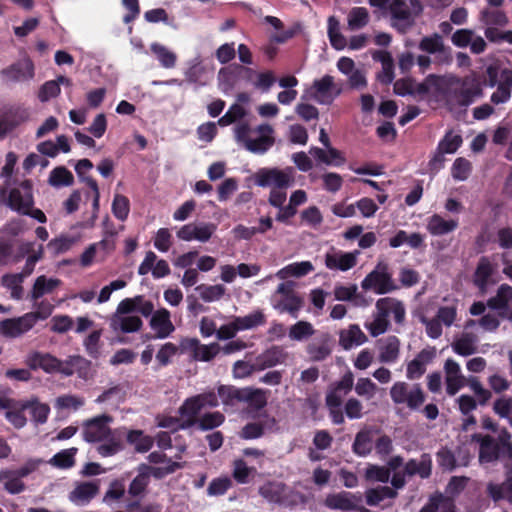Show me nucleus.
I'll use <instances>...</instances> for the list:
<instances>
[{"label":"nucleus","instance_id":"12","mask_svg":"<svg viewBox=\"0 0 512 512\" xmlns=\"http://www.w3.org/2000/svg\"><path fill=\"white\" fill-rule=\"evenodd\" d=\"M362 501L360 494H354L348 491H341L329 494L325 498L324 505L332 510H341L345 512L356 511Z\"/></svg>","mask_w":512,"mask_h":512},{"label":"nucleus","instance_id":"33","mask_svg":"<svg viewBox=\"0 0 512 512\" xmlns=\"http://www.w3.org/2000/svg\"><path fill=\"white\" fill-rule=\"evenodd\" d=\"M458 227L456 220H445L439 214H433L428 218L427 230L433 236H442L453 232Z\"/></svg>","mask_w":512,"mask_h":512},{"label":"nucleus","instance_id":"11","mask_svg":"<svg viewBox=\"0 0 512 512\" xmlns=\"http://www.w3.org/2000/svg\"><path fill=\"white\" fill-rule=\"evenodd\" d=\"M354 375L348 370L342 378L329 386L326 394V406L341 407L342 398L346 396L353 388Z\"/></svg>","mask_w":512,"mask_h":512},{"label":"nucleus","instance_id":"8","mask_svg":"<svg viewBox=\"0 0 512 512\" xmlns=\"http://www.w3.org/2000/svg\"><path fill=\"white\" fill-rule=\"evenodd\" d=\"M180 351L181 353L190 352L195 361L209 362L220 352V345L218 343L204 345L197 338H183L180 341Z\"/></svg>","mask_w":512,"mask_h":512},{"label":"nucleus","instance_id":"61","mask_svg":"<svg viewBox=\"0 0 512 512\" xmlns=\"http://www.w3.org/2000/svg\"><path fill=\"white\" fill-rule=\"evenodd\" d=\"M77 452L78 449L75 447L61 450L52 457L51 463L58 468H71L75 464V455Z\"/></svg>","mask_w":512,"mask_h":512},{"label":"nucleus","instance_id":"35","mask_svg":"<svg viewBox=\"0 0 512 512\" xmlns=\"http://www.w3.org/2000/svg\"><path fill=\"white\" fill-rule=\"evenodd\" d=\"M366 340V335L358 325H350L347 330L340 332L339 343L345 350L352 348L354 345H361Z\"/></svg>","mask_w":512,"mask_h":512},{"label":"nucleus","instance_id":"48","mask_svg":"<svg viewBox=\"0 0 512 512\" xmlns=\"http://www.w3.org/2000/svg\"><path fill=\"white\" fill-rule=\"evenodd\" d=\"M313 270L314 267L310 261H302L287 265L279 270L277 276L281 279L286 276L303 277L311 273Z\"/></svg>","mask_w":512,"mask_h":512},{"label":"nucleus","instance_id":"63","mask_svg":"<svg viewBox=\"0 0 512 512\" xmlns=\"http://www.w3.org/2000/svg\"><path fill=\"white\" fill-rule=\"evenodd\" d=\"M512 297V288L503 284L499 287L496 296L491 297L487 301V306L491 309H502L505 308L508 300Z\"/></svg>","mask_w":512,"mask_h":512},{"label":"nucleus","instance_id":"62","mask_svg":"<svg viewBox=\"0 0 512 512\" xmlns=\"http://www.w3.org/2000/svg\"><path fill=\"white\" fill-rule=\"evenodd\" d=\"M313 325L307 321H298L289 329V337L295 341H302L314 335Z\"/></svg>","mask_w":512,"mask_h":512},{"label":"nucleus","instance_id":"24","mask_svg":"<svg viewBox=\"0 0 512 512\" xmlns=\"http://www.w3.org/2000/svg\"><path fill=\"white\" fill-rule=\"evenodd\" d=\"M170 317V312L166 308H161L153 313L149 324L156 332V338L165 339L174 332L175 327Z\"/></svg>","mask_w":512,"mask_h":512},{"label":"nucleus","instance_id":"25","mask_svg":"<svg viewBox=\"0 0 512 512\" xmlns=\"http://www.w3.org/2000/svg\"><path fill=\"white\" fill-rule=\"evenodd\" d=\"M99 492V480L80 482L69 493L71 502L77 505L88 504Z\"/></svg>","mask_w":512,"mask_h":512},{"label":"nucleus","instance_id":"1","mask_svg":"<svg viewBox=\"0 0 512 512\" xmlns=\"http://www.w3.org/2000/svg\"><path fill=\"white\" fill-rule=\"evenodd\" d=\"M438 86V101H443L450 111L467 107L474 102L475 98L482 96L479 83L468 84L458 76H441Z\"/></svg>","mask_w":512,"mask_h":512},{"label":"nucleus","instance_id":"42","mask_svg":"<svg viewBox=\"0 0 512 512\" xmlns=\"http://www.w3.org/2000/svg\"><path fill=\"white\" fill-rule=\"evenodd\" d=\"M397 495V491L388 486L370 488L365 492L366 503L369 506H377L384 499H394L397 497Z\"/></svg>","mask_w":512,"mask_h":512},{"label":"nucleus","instance_id":"57","mask_svg":"<svg viewBox=\"0 0 512 512\" xmlns=\"http://www.w3.org/2000/svg\"><path fill=\"white\" fill-rule=\"evenodd\" d=\"M224 421L225 416L221 412L215 411L203 414L197 421L196 425L200 430L208 431L221 426Z\"/></svg>","mask_w":512,"mask_h":512},{"label":"nucleus","instance_id":"27","mask_svg":"<svg viewBox=\"0 0 512 512\" xmlns=\"http://www.w3.org/2000/svg\"><path fill=\"white\" fill-rule=\"evenodd\" d=\"M488 496L495 502L506 499L512 501V467L506 464V479L501 484L489 483Z\"/></svg>","mask_w":512,"mask_h":512},{"label":"nucleus","instance_id":"47","mask_svg":"<svg viewBox=\"0 0 512 512\" xmlns=\"http://www.w3.org/2000/svg\"><path fill=\"white\" fill-rule=\"evenodd\" d=\"M400 341L396 336H389L381 347L379 360L382 363H393L399 356Z\"/></svg>","mask_w":512,"mask_h":512},{"label":"nucleus","instance_id":"22","mask_svg":"<svg viewBox=\"0 0 512 512\" xmlns=\"http://www.w3.org/2000/svg\"><path fill=\"white\" fill-rule=\"evenodd\" d=\"M495 270L488 257H481L473 274V284L479 289L481 294L487 292L489 284H495L491 279Z\"/></svg>","mask_w":512,"mask_h":512},{"label":"nucleus","instance_id":"26","mask_svg":"<svg viewBox=\"0 0 512 512\" xmlns=\"http://www.w3.org/2000/svg\"><path fill=\"white\" fill-rule=\"evenodd\" d=\"M357 263L354 253L333 251L325 255V265L330 270L347 271L352 269Z\"/></svg>","mask_w":512,"mask_h":512},{"label":"nucleus","instance_id":"23","mask_svg":"<svg viewBox=\"0 0 512 512\" xmlns=\"http://www.w3.org/2000/svg\"><path fill=\"white\" fill-rule=\"evenodd\" d=\"M149 479L147 473L142 471L141 467H138V474L131 481L128 487V494L131 498L135 499L127 505L128 510L138 509L140 501L145 496L147 488L149 486Z\"/></svg>","mask_w":512,"mask_h":512},{"label":"nucleus","instance_id":"16","mask_svg":"<svg viewBox=\"0 0 512 512\" xmlns=\"http://www.w3.org/2000/svg\"><path fill=\"white\" fill-rule=\"evenodd\" d=\"M287 357L288 354L282 346L273 345L255 358L254 369L262 371L272 368L278 364H283Z\"/></svg>","mask_w":512,"mask_h":512},{"label":"nucleus","instance_id":"40","mask_svg":"<svg viewBox=\"0 0 512 512\" xmlns=\"http://www.w3.org/2000/svg\"><path fill=\"white\" fill-rule=\"evenodd\" d=\"M352 451L354 454L360 457H365L371 453L372 435L370 430L363 429L356 434L352 444Z\"/></svg>","mask_w":512,"mask_h":512},{"label":"nucleus","instance_id":"17","mask_svg":"<svg viewBox=\"0 0 512 512\" xmlns=\"http://www.w3.org/2000/svg\"><path fill=\"white\" fill-rule=\"evenodd\" d=\"M31 370L42 369L46 373H60L61 360L50 353L32 352L26 358Z\"/></svg>","mask_w":512,"mask_h":512},{"label":"nucleus","instance_id":"52","mask_svg":"<svg viewBox=\"0 0 512 512\" xmlns=\"http://www.w3.org/2000/svg\"><path fill=\"white\" fill-rule=\"evenodd\" d=\"M253 410H261L267 405L266 393L261 389L246 387L244 401Z\"/></svg>","mask_w":512,"mask_h":512},{"label":"nucleus","instance_id":"28","mask_svg":"<svg viewBox=\"0 0 512 512\" xmlns=\"http://www.w3.org/2000/svg\"><path fill=\"white\" fill-rule=\"evenodd\" d=\"M440 77L436 74H429L421 83L415 81L412 97L422 100L431 93L433 98L438 101Z\"/></svg>","mask_w":512,"mask_h":512},{"label":"nucleus","instance_id":"15","mask_svg":"<svg viewBox=\"0 0 512 512\" xmlns=\"http://www.w3.org/2000/svg\"><path fill=\"white\" fill-rule=\"evenodd\" d=\"M216 226L212 223H202L200 225L189 223L182 226L177 231V237L183 241L197 240L207 242L213 235Z\"/></svg>","mask_w":512,"mask_h":512},{"label":"nucleus","instance_id":"39","mask_svg":"<svg viewBox=\"0 0 512 512\" xmlns=\"http://www.w3.org/2000/svg\"><path fill=\"white\" fill-rule=\"evenodd\" d=\"M127 442L133 445L135 450L139 453L148 452L153 446V439L145 435L142 430H129L125 431Z\"/></svg>","mask_w":512,"mask_h":512},{"label":"nucleus","instance_id":"32","mask_svg":"<svg viewBox=\"0 0 512 512\" xmlns=\"http://www.w3.org/2000/svg\"><path fill=\"white\" fill-rule=\"evenodd\" d=\"M22 479L14 469L0 470V483L3 484V489L11 495L20 494L25 491L26 485Z\"/></svg>","mask_w":512,"mask_h":512},{"label":"nucleus","instance_id":"7","mask_svg":"<svg viewBox=\"0 0 512 512\" xmlns=\"http://www.w3.org/2000/svg\"><path fill=\"white\" fill-rule=\"evenodd\" d=\"M113 421V417L108 414L98 415L83 423L82 435L83 439L88 443L102 442L109 437L115 429H111L109 424Z\"/></svg>","mask_w":512,"mask_h":512},{"label":"nucleus","instance_id":"37","mask_svg":"<svg viewBox=\"0 0 512 512\" xmlns=\"http://www.w3.org/2000/svg\"><path fill=\"white\" fill-rule=\"evenodd\" d=\"M374 59H378L382 62V71L377 75L378 81L384 85L391 84L395 77L391 54L386 51L377 52V55H374Z\"/></svg>","mask_w":512,"mask_h":512},{"label":"nucleus","instance_id":"3","mask_svg":"<svg viewBox=\"0 0 512 512\" xmlns=\"http://www.w3.org/2000/svg\"><path fill=\"white\" fill-rule=\"evenodd\" d=\"M8 205L11 209L23 215H30L40 223H45L47 218L40 209H31L33 205L32 183L24 180L19 187L11 189L8 197Z\"/></svg>","mask_w":512,"mask_h":512},{"label":"nucleus","instance_id":"21","mask_svg":"<svg viewBox=\"0 0 512 512\" xmlns=\"http://www.w3.org/2000/svg\"><path fill=\"white\" fill-rule=\"evenodd\" d=\"M91 368V361L81 355H71L61 360L60 374L72 376L77 373L80 378L86 379Z\"/></svg>","mask_w":512,"mask_h":512},{"label":"nucleus","instance_id":"2","mask_svg":"<svg viewBox=\"0 0 512 512\" xmlns=\"http://www.w3.org/2000/svg\"><path fill=\"white\" fill-rule=\"evenodd\" d=\"M472 441L479 444V462L481 464L492 463L505 457L512 458L511 435L506 429H502L497 437L475 433Z\"/></svg>","mask_w":512,"mask_h":512},{"label":"nucleus","instance_id":"55","mask_svg":"<svg viewBox=\"0 0 512 512\" xmlns=\"http://www.w3.org/2000/svg\"><path fill=\"white\" fill-rule=\"evenodd\" d=\"M480 21L487 26H503L508 22L504 12L498 8H485L480 12Z\"/></svg>","mask_w":512,"mask_h":512},{"label":"nucleus","instance_id":"56","mask_svg":"<svg viewBox=\"0 0 512 512\" xmlns=\"http://www.w3.org/2000/svg\"><path fill=\"white\" fill-rule=\"evenodd\" d=\"M302 305L303 299L296 294L282 298L274 307L280 312H288L293 318H297Z\"/></svg>","mask_w":512,"mask_h":512},{"label":"nucleus","instance_id":"50","mask_svg":"<svg viewBox=\"0 0 512 512\" xmlns=\"http://www.w3.org/2000/svg\"><path fill=\"white\" fill-rule=\"evenodd\" d=\"M327 33L331 46L336 50H342L347 46L346 38L341 34L339 29V21L334 16L328 18Z\"/></svg>","mask_w":512,"mask_h":512},{"label":"nucleus","instance_id":"59","mask_svg":"<svg viewBox=\"0 0 512 512\" xmlns=\"http://www.w3.org/2000/svg\"><path fill=\"white\" fill-rule=\"evenodd\" d=\"M463 139L459 134H454L452 130H448L444 137L439 141L437 148L447 154L455 153L462 145Z\"/></svg>","mask_w":512,"mask_h":512},{"label":"nucleus","instance_id":"45","mask_svg":"<svg viewBox=\"0 0 512 512\" xmlns=\"http://www.w3.org/2000/svg\"><path fill=\"white\" fill-rule=\"evenodd\" d=\"M140 467L142 471H144V473H147L149 480L151 476H153L156 479H162L165 476L174 473L178 469L183 468V463L168 459V463L164 467H154L147 464H141Z\"/></svg>","mask_w":512,"mask_h":512},{"label":"nucleus","instance_id":"10","mask_svg":"<svg viewBox=\"0 0 512 512\" xmlns=\"http://www.w3.org/2000/svg\"><path fill=\"white\" fill-rule=\"evenodd\" d=\"M333 88L334 78L330 75H325L313 82L312 86L302 95V99L314 100L319 104L329 105L334 100L331 94Z\"/></svg>","mask_w":512,"mask_h":512},{"label":"nucleus","instance_id":"19","mask_svg":"<svg viewBox=\"0 0 512 512\" xmlns=\"http://www.w3.org/2000/svg\"><path fill=\"white\" fill-rule=\"evenodd\" d=\"M332 349L333 339L331 335L329 333H322L307 345L306 351L312 361L320 362L330 356Z\"/></svg>","mask_w":512,"mask_h":512},{"label":"nucleus","instance_id":"34","mask_svg":"<svg viewBox=\"0 0 512 512\" xmlns=\"http://www.w3.org/2000/svg\"><path fill=\"white\" fill-rule=\"evenodd\" d=\"M60 284L61 280L57 278H47L45 275L38 276L31 290V300L36 302L45 294L52 293Z\"/></svg>","mask_w":512,"mask_h":512},{"label":"nucleus","instance_id":"4","mask_svg":"<svg viewBox=\"0 0 512 512\" xmlns=\"http://www.w3.org/2000/svg\"><path fill=\"white\" fill-rule=\"evenodd\" d=\"M390 397L394 404L406 405L410 410H418L426 400V394L419 383L409 385L404 381L392 385Z\"/></svg>","mask_w":512,"mask_h":512},{"label":"nucleus","instance_id":"49","mask_svg":"<svg viewBox=\"0 0 512 512\" xmlns=\"http://www.w3.org/2000/svg\"><path fill=\"white\" fill-rule=\"evenodd\" d=\"M24 278L19 274H4L1 278L2 285L9 289L11 297L16 300H20L23 297L22 283Z\"/></svg>","mask_w":512,"mask_h":512},{"label":"nucleus","instance_id":"20","mask_svg":"<svg viewBox=\"0 0 512 512\" xmlns=\"http://www.w3.org/2000/svg\"><path fill=\"white\" fill-rule=\"evenodd\" d=\"M201 410V404L198 403V400L195 398V396L187 398L178 410L181 421L178 425V428L186 430L196 425L197 421L199 420L198 415Z\"/></svg>","mask_w":512,"mask_h":512},{"label":"nucleus","instance_id":"51","mask_svg":"<svg viewBox=\"0 0 512 512\" xmlns=\"http://www.w3.org/2000/svg\"><path fill=\"white\" fill-rule=\"evenodd\" d=\"M195 290L199 293L201 299L205 302H213L219 300L224 296L226 292L225 286L221 284H200L195 288Z\"/></svg>","mask_w":512,"mask_h":512},{"label":"nucleus","instance_id":"36","mask_svg":"<svg viewBox=\"0 0 512 512\" xmlns=\"http://www.w3.org/2000/svg\"><path fill=\"white\" fill-rule=\"evenodd\" d=\"M245 391L246 387L237 388L233 385H220L217 388V394L226 406H234L237 403L243 402Z\"/></svg>","mask_w":512,"mask_h":512},{"label":"nucleus","instance_id":"31","mask_svg":"<svg viewBox=\"0 0 512 512\" xmlns=\"http://www.w3.org/2000/svg\"><path fill=\"white\" fill-rule=\"evenodd\" d=\"M1 74L14 81L31 79L34 76V64L30 59L19 61L3 69Z\"/></svg>","mask_w":512,"mask_h":512},{"label":"nucleus","instance_id":"58","mask_svg":"<svg viewBox=\"0 0 512 512\" xmlns=\"http://www.w3.org/2000/svg\"><path fill=\"white\" fill-rule=\"evenodd\" d=\"M369 22V13L364 7H354L348 14V27L350 30H358Z\"/></svg>","mask_w":512,"mask_h":512},{"label":"nucleus","instance_id":"14","mask_svg":"<svg viewBox=\"0 0 512 512\" xmlns=\"http://www.w3.org/2000/svg\"><path fill=\"white\" fill-rule=\"evenodd\" d=\"M418 47L428 54H437L441 62L449 63L452 60L451 48L445 46L442 36L438 33L423 37Z\"/></svg>","mask_w":512,"mask_h":512},{"label":"nucleus","instance_id":"44","mask_svg":"<svg viewBox=\"0 0 512 512\" xmlns=\"http://www.w3.org/2000/svg\"><path fill=\"white\" fill-rule=\"evenodd\" d=\"M239 331L253 329L266 323V316L262 310H255L246 316L234 317Z\"/></svg>","mask_w":512,"mask_h":512},{"label":"nucleus","instance_id":"64","mask_svg":"<svg viewBox=\"0 0 512 512\" xmlns=\"http://www.w3.org/2000/svg\"><path fill=\"white\" fill-rule=\"evenodd\" d=\"M130 212V201L122 194H116L112 202V213L120 221H125Z\"/></svg>","mask_w":512,"mask_h":512},{"label":"nucleus","instance_id":"38","mask_svg":"<svg viewBox=\"0 0 512 512\" xmlns=\"http://www.w3.org/2000/svg\"><path fill=\"white\" fill-rule=\"evenodd\" d=\"M114 331L120 330L123 333H133L139 331L143 326V321L138 316L114 317L110 323Z\"/></svg>","mask_w":512,"mask_h":512},{"label":"nucleus","instance_id":"30","mask_svg":"<svg viewBox=\"0 0 512 512\" xmlns=\"http://www.w3.org/2000/svg\"><path fill=\"white\" fill-rule=\"evenodd\" d=\"M405 474L409 477L419 475L422 479H427L432 473L431 456L427 453L421 455L420 460L410 459L404 466Z\"/></svg>","mask_w":512,"mask_h":512},{"label":"nucleus","instance_id":"6","mask_svg":"<svg viewBox=\"0 0 512 512\" xmlns=\"http://www.w3.org/2000/svg\"><path fill=\"white\" fill-rule=\"evenodd\" d=\"M364 290H373L376 294L383 295L399 289L388 271L387 264L379 263L361 282Z\"/></svg>","mask_w":512,"mask_h":512},{"label":"nucleus","instance_id":"60","mask_svg":"<svg viewBox=\"0 0 512 512\" xmlns=\"http://www.w3.org/2000/svg\"><path fill=\"white\" fill-rule=\"evenodd\" d=\"M151 51L164 68H173L176 64V55L164 45L154 43L151 45Z\"/></svg>","mask_w":512,"mask_h":512},{"label":"nucleus","instance_id":"5","mask_svg":"<svg viewBox=\"0 0 512 512\" xmlns=\"http://www.w3.org/2000/svg\"><path fill=\"white\" fill-rule=\"evenodd\" d=\"M411 8L415 15L422 12V5L419 0H410L409 4L406 3V0H392L389 4L391 18L394 20L393 27L401 33H405L414 24Z\"/></svg>","mask_w":512,"mask_h":512},{"label":"nucleus","instance_id":"54","mask_svg":"<svg viewBox=\"0 0 512 512\" xmlns=\"http://www.w3.org/2000/svg\"><path fill=\"white\" fill-rule=\"evenodd\" d=\"M73 183V174L64 166L56 167L50 172L49 184L54 187L70 186Z\"/></svg>","mask_w":512,"mask_h":512},{"label":"nucleus","instance_id":"29","mask_svg":"<svg viewBox=\"0 0 512 512\" xmlns=\"http://www.w3.org/2000/svg\"><path fill=\"white\" fill-rule=\"evenodd\" d=\"M125 436V428H117L115 432L107 437L102 443L97 447V452L102 457H110L118 452L122 451L123 446V438Z\"/></svg>","mask_w":512,"mask_h":512},{"label":"nucleus","instance_id":"18","mask_svg":"<svg viewBox=\"0 0 512 512\" xmlns=\"http://www.w3.org/2000/svg\"><path fill=\"white\" fill-rule=\"evenodd\" d=\"M257 131L261 134L256 139L247 140L245 148L254 154L266 153L275 143L272 136L274 130L269 124H261L257 127Z\"/></svg>","mask_w":512,"mask_h":512},{"label":"nucleus","instance_id":"9","mask_svg":"<svg viewBox=\"0 0 512 512\" xmlns=\"http://www.w3.org/2000/svg\"><path fill=\"white\" fill-rule=\"evenodd\" d=\"M255 184L260 187L288 188L293 183L292 175L278 168H260L254 174Z\"/></svg>","mask_w":512,"mask_h":512},{"label":"nucleus","instance_id":"13","mask_svg":"<svg viewBox=\"0 0 512 512\" xmlns=\"http://www.w3.org/2000/svg\"><path fill=\"white\" fill-rule=\"evenodd\" d=\"M32 317L26 313L21 317L4 319L0 322V333L5 337L17 338L34 327Z\"/></svg>","mask_w":512,"mask_h":512},{"label":"nucleus","instance_id":"53","mask_svg":"<svg viewBox=\"0 0 512 512\" xmlns=\"http://www.w3.org/2000/svg\"><path fill=\"white\" fill-rule=\"evenodd\" d=\"M101 336V329L94 330L83 341L85 351L92 359H98L101 356Z\"/></svg>","mask_w":512,"mask_h":512},{"label":"nucleus","instance_id":"46","mask_svg":"<svg viewBox=\"0 0 512 512\" xmlns=\"http://www.w3.org/2000/svg\"><path fill=\"white\" fill-rule=\"evenodd\" d=\"M1 117L3 121H5V126L8 127V131L10 132L21 123L28 120L29 112L25 108L14 107L5 111Z\"/></svg>","mask_w":512,"mask_h":512},{"label":"nucleus","instance_id":"43","mask_svg":"<svg viewBox=\"0 0 512 512\" xmlns=\"http://www.w3.org/2000/svg\"><path fill=\"white\" fill-rule=\"evenodd\" d=\"M275 424L276 420L274 418L265 423L249 422L241 429L239 435L242 439L246 440L257 439L264 435L266 428H272Z\"/></svg>","mask_w":512,"mask_h":512},{"label":"nucleus","instance_id":"41","mask_svg":"<svg viewBox=\"0 0 512 512\" xmlns=\"http://www.w3.org/2000/svg\"><path fill=\"white\" fill-rule=\"evenodd\" d=\"M476 336L473 333H464L452 343L453 351L461 356H469L477 351Z\"/></svg>","mask_w":512,"mask_h":512}]
</instances>
